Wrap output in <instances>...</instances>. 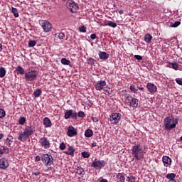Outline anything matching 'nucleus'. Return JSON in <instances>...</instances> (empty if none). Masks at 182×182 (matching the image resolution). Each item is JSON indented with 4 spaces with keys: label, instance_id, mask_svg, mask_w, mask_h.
<instances>
[{
    "label": "nucleus",
    "instance_id": "obj_59",
    "mask_svg": "<svg viewBox=\"0 0 182 182\" xmlns=\"http://www.w3.org/2000/svg\"><path fill=\"white\" fill-rule=\"evenodd\" d=\"M0 52H2V44L0 43Z\"/></svg>",
    "mask_w": 182,
    "mask_h": 182
},
{
    "label": "nucleus",
    "instance_id": "obj_5",
    "mask_svg": "<svg viewBox=\"0 0 182 182\" xmlns=\"http://www.w3.org/2000/svg\"><path fill=\"white\" fill-rule=\"evenodd\" d=\"M41 161L46 166H52L53 164V156L50 154H44L41 156Z\"/></svg>",
    "mask_w": 182,
    "mask_h": 182
},
{
    "label": "nucleus",
    "instance_id": "obj_20",
    "mask_svg": "<svg viewBox=\"0 0 182 182\" xmlns=\"http://www.w3.org/2000/svg\"><path fill=\"white\" fill-rule=\"evenodd\" d=\"M10 137L11 139V138H6V139H4V142L9 147H12V144L14 143V137L12 136H10Z\"/></svg>",
    "mask_w": 182,
    "mask_h": 182
},
{
    "label": "nucleus",
    "instance_id": "obj_8",
    "mask_svg": "<svg viewBox=\"0 0 182 182\" xmlns=\"http://www.w3.org/2000/svg\"><path fill=\"white\" fill-rule=\"evenodd\" d=\"M105 164L106 163L105 162V161H97V159H95L92 163L91 167H93L97 170H100L103 168V166H105Z\"/></svg>",
    "mask_w": 182,
    "mask_h": 182
},
{
    "label": "nucleus",
    "instance_id": "obj_29",
    "mask_svg": "<svg viewBox=\"0 0 182 182\" xmlns=\"http://www.w3.org/2000/svg\"><path fill=\"white\" fill-rule=\"evenodd\" d=\"M5 75H6V70H5V68L1 67L0 68V77H5Z\"/></svg>",
    "mask_w": 182,
    "mask_h": 182
},
{
    "label": "nucleus",
    "instance_id": "obj_54",
    "mask_svg": "<svg viewBox=\"0 0 182 182\" xmlns=\"http://www.w3.org/2000/svg\"><path fill=\"white\" fill-rule=\"evenodd\" d=\"M137 89H139V90H144V87L142 86H140V87H137Z\"/></svg>",
    "mask_w": 182,
    "mask_h": 182
},
{
    "label": "nucleus",
    "instance_id": "obj_10",
    "mask_svg": "<svg viewBox=\"0 0 182 182\" xmlns=\"http://www.w3.org/2000/svg\"><path fill=\"white\" fill-rule=\"evenodd\" d=\"M39 143L40 144H41L43 149H50V141H49V139H48V138L46 137L41 138Z\"/></svg>",
    "mask_w": 182,
    "mask_h": 182
},
{
    "label": "nucleus",
    "instance_id": "obj_27",
    "mask_svg": "<svg viewBox=\"0 0 182 182\" xmlns=\"http://www.w3.org/2000/svg\"><path fill=\"white\" fill-rule=\"evenodd\" d=\"M17 73L19 75H25V70L21 65H18L16 68Z\"/></svg>",
    "mask_w": 182,
    "mask_h": 182
},
{
    "label": "nucleus",
    "instance_id": "obj_50",
    "mask_svg": "<svg viewBox=\"0 0 182 182\" xmlns=\"http://www.w3.org/2000/svg\"><path fill=\"white\" fill-rule=\"evenodd\" d=\"M176 83H178V85H180V86H182V80L181 79L176 78Z\"/></svg>",
    "mask_w": 182,
    "mask_h": 182
},
{
    "label": "nucleus",
    "instance_id": "obj_58",
    "mask_svg": "<svg viewBox=\"0 0 182 182\" xmlns=\"http://www.w3.org/2000/svg\"><path fill=\"white\" fill-rule=\"evenodd\" d=\"M100 182H107V180H106V179H102Z\"/></svg>",
    "mask_w": 182,
    "mask_h": 182
},
{
    "label": "nucleus",
    "instance_id": "obj_23",
    "mask_svg": "<svg viewBox=\"0 0 182 182\" xmlns=\"http://www.w3.org/2000/svg\"><path fill=\"white\" fill-rule=\"evenodd\" d=\"M43 123L45 125V127H52V122L48 117H45L43 120Z\"/></svg>",
    "mask_w": 182,
    "mask_h": 182
},
{
    "label": "nucleus",
    "instance_id": "obj_53",
    "mask_svg": "<svg viewBox=\"0 0 182 182\" xmlns=\"http://www.w3.org/2000/svg\"><path fill=\"white\" fill-rule=\"evenodd\" d=\"M39 174H41V172L39 171L33 173V176H39Z\"/></svg>",
    "mask_w": 182,
    "mask_h": 182
},
{
    "label": "nucleus",
    "instance_id": "obj_51",
    "mask_svg": "<svg viewBox=\"0 0 182 182\" xmlns=\"http://www.w3.org/2000/svg\"><path fill=\"white\" fill-rule=\"evenodd\" d=\"M36 161H41V160H42V156L41 157L39 155L36 156L35 159Z\"/></svg>",
    "mask_w": 182,
    "mask_h": 182
},
{
    "label": "nucleus",
    "instance_id": "obj_46",
    "mask_svg": "<svg viewBox=\"0 0 182 182\" xmlns=\"http://www.w3.org/2000/svg\"><path fill=\"white\" fill-rule=\"evenodd\" d=\"M79 31L82 33L86 32V27H85V26L79 27Z\"/></svg>",
    "mask_w": 182,
    "mask_h": 182
},
{
    "label": "nucleus",
    "instance_id": "obj_30",
    "mask_svg": "<svg viewBox=\"0 0 182 182\" xmlns=\"http://www.w3.org/2000/svg\"><path fill=\"white\" fill-rule=\"evenodd\" d=\"M11 11L15 18H18L19 16V14L18 13V9L16 8L12 7Z\"/></svg>",
    "mask_w": 182,
    "mask_h": 182
},
{
    "label": "nucleus",
    "instance_id": "obj_42",
    "mask_svg": "<svg viewBox=\"0 0 182 182\" xmlns=\"http://www.w3.org/2000/svg\"><path fill=\"white\" fill-rule=\"evenodd\" d=\"M129 89L131 90V92H133V93H136L137 92V90H139V89L136 87H134V85H130Z\"/></svg>",
    "mask_w": 182,
    "mask_h": 182
},
{
    "label": "nucleus",
    "instance_id": "obj_56",
    "mask_svg": "<svg viewBox=\"0 0 182 182\" xmlns=\"http://www.w3.org/2000/svg\"><path fill=\"white\" fill-rule=\"evenodd\" d=\"M91 147H96V142L92 143Z\"/></svg>",
    "mask_w": 182,
    "mask_h": 182
},
{
    "label": "nucleus",
    "instance_id": "obj_41",
    "mask_svg": "<svg viewBox=\"0 0 182 182\" xmlns=\"http://www.w3.org/2000/svg\"><path fill=\"white\" fill-rule=\"evenodd\" d=\"M6 116V112L4 109H0V119H4Z\"/></svg>",
    "mask_w": 182,
    "mask_h": 182
},
{
    "label": "nucleus",
    "instance_id": "obj_44",
    "mask_svg": "<svg viewBox=\"0 0 182 182\" xmlns=\"http://www.w3.org/2000/svg\"><path fill=\"white\" fill-rule=\"evenodd\" d=\"M181 22L180 21H176L172 26V28H177V26H179L181 25Z\"/></svg>",
    "mask_w": 182,
    "mask_h": 182
},
{
    "label": "nucleus",
    "instance_id": "obj_3",
    "mask_svg": "<svg viewBox=\"0 0 182 182\" xmlns=\"http://www.w3.org/2000/svg\"><path fill=\"white\" fill-rule=\"evenodd\" d=\"M177 123V119L171 117H168L164 119V126L166 130H173V129H175Z\"/></svg>",
    "mask_w": 182,
    "mask_h": 182
},
{
    "label": "nucleus",
    "instance_id": "obj_37",
    "mask_svg": "<svg viewBox=\"0 0 182 182\" xmlns=\"http://www.w3.org/2000/svg\"><path fill=\"white\" fill-rule=\"evenodd\" d=\"M127 181L128 182H136V177L130 176L127 177Z\"/></svg>",
    "mask_w": 182,
    "mask_h": 182
},
{
    "label": "nucleus",
    "instance_id": "obj_49",
    "mask_svg": "<svg viewBox=\"0 0 182 182\" xmlns=\"http://www.w3.org/2000/svg\"><path fill=\"white\" fill-rule=\"evenodd\" d=\"M104 90L105 92V95H112V90H110V88Z\"/></svg>",
    "mask_w": 182,
    "mask_h": 182
},
{
    "label": "nucleus",
    "instance_id": "obj_47",
    "mask_svg": "<svg viewBox=\"0 0 182 182\" xmlns=\"http://www.w3.org/2000/svg\"><path fill=\"white\" fill-rule=\"evenodd\" d=\"M134 58L136 60H143V57L140 55H135Z\"/></svg>",
    "mask_w": 182,
    "mask_h": 182
},
{
    "label": "nucleus",
    "instance_id": "obj_25",
    "mask_svg": "<svg viewBox=\"0 0 182 182\" xmlns=\"http://www.w3.org/2000/svg\"><path fill=\"white\" fill-rule=\"evenodd\" d=\"M168 65H170L168 66V68H171V69H174V70H178V63H168Z\"/></svg>",
    "mask_w": 182,
    "mask_h": 182
},
{
    "label": "nucleus",
    "instance_id": "obj_64",
    "mask_svg": "<svg viewBox=\"0 0 182 182\" xmlns=\"http://www.w3.org/2000/svg\"><path fill=\"white\" fill-rule=\"evenodd\" d=\"M43 182H45V181H43Z\"/></svg>",
    "mask_w": 182,
    "mask_h": 182
},
{
    "label": "nucleus",
    "instance_id": "obj_52",
    "mask_svg": "<svg viewBox=\"0 0 182 182\" xmlns=\"http://www.w3.org/2000/svg\"><path fill=\"white\" fill-rule=\"evenodd\" d=\"M90 38L92 39V41H95V39H96V34H91Z\"/></svg>",
    "mask_w": 182,
    "mask_h": 182
},
{
    "label": "nucleus",
    "instance_id": "obj_16",
    "mask_svg": "<svg viewBox=\"0 0 182 182\" xmlns=\"http://www.w3.org/2000/svg\"><path fill=\"white\" fill-rule=\"evenodd\" d=\"M162 161L164 164V166H166V167L168 166H171V159L167 156H164L162 158Z\"/></svg>",
    "mask_w": 182,
    "mask_h": 182
},
{
    "label": "nucleus",
    "instance_id": "obj_40",
    "mask_svg": "<svg viewBox=\"0 0 182 182\" xmlns=\"http://www.w3.org/2000/svg\"><path fill=\"white\" fill-rule=\"evenodd\" d=\"M107 25L108 26H110L111 28H116L117 26V23L113 22V21H109Z\"/></svg>",
    "mask_w": 182,
    "mask_h": 182
},
{
    "label": "nucleus",
    "instance_id": "obj_38",
    "mask_svg": "<svg viewBox=\"0 0 182 182\" xmlns=\"http://www.w3.org/2000/svg\"><path fill=\"white\" fill-rule=\"evenodd\" d=\"M61 63L63 65H70V60H69L66 58H62L61 59Z\"/></svg>",
    "mask_w": 182,
    "mask_h": 182
},
{
    "label": "nucleus",
    "instance_id": "obj_4",
    "mask_svg": "<svg viewBox=\"0 0 182 182\" xmlns=\"http://www.w3.org/2000/svg\"><path fill=\"white\" fill-rule=\"evenodd\" d=\"M38 77V72L35 70H30L25 73V79L27 82H32Z\"/></svg>",
    "mask_w": 182,
    "mask_h": 182
},
{
    "label": "nucleus",
    "instance_id": "obj_6",
    "mask_svg": "<svg viewBox=\"0 0 182 182\" xmlns=\"http://www.w3.org/2000/svg\"><path fill=\"white\" fill-rule=\"evenodd\" d=\"M67 6L70 12H72V14L76 13L77 9H79V6H77V4H76L75 1L72 0H68L67 1Z\"/></svg>",
    "mask_w": 182,
    "mask_h": 182
},
{
    "label": "nucleus",
    "instance_id": "obj_24",
    "mask_svg": "<svg viewBox=\"0 0 182 182\" xmlns=\"http://www.w3.org/2000/svg\"><path fill=\"white\" fill-rule=\"evenodd\" d=\"M124 173H118L116 176V178H118L119 180V182H125L126 181V178L123 175Z\"/></svg>",
    "mask_w": 182,
    "mask_h": 182
},
{
    "label": "nucleus",
    "instance_id": "obj_17",
    "mask_svg": "<svg viewBox=\"0 0 182 182\" xmlns=\"http://www.w3.org/2000/svg\"><path fill=\"white\" fill-rule=\"evenodd\" d=\"M9 154V148L4 146L0 147V157H2L4 154Z\"/></svg>",
    "mask_w": 182,
    "mask_h": 182
},
{
    "label": "nucleus",
    "instance_id": "obj_26",
    "mask_svg": "<svg viewBox=\"0 0 182 182\" xmlns=\"http://www.w3.org/2000/svg\"><path fill=\"white\" fill-rule=\"evenodd\" d=\"M151 39H153V36H151L150 33L145 34L144 41L146 42V43H150V42H151Z\"/></svg>",
    "mask_w": 182,
    "mask_h": 182
},
{
    "label": "nucleus",
    "instance_id": "obj_28",
    "mask_svg": "<svg viewBox=\"0 0 182 182\" xmlns=\"http://www.w3.org/2000/svg\"><path fill=\"white\" fill-rule=\"evenodd\" d=\"M85 137H92L93 136V131L92 129H87L85 132Z\"/></svg>",
    "mask_w": 182,
    "mask_h": 182
},
{
    "label": "nucleus",
    "instance_id": "obj_14",
    "mask_svg": "<svg viewBox=\"0 0 182 182\" xmlns=\"http://www.w3.org/2000/svg\"><path fill=\"white\" fill-rule=\"evenodd\" d=\"M146 89H148L149 93H156V92H157V86L151 82L146 84Z\"/></svg>",
    "mask_w": 182,
    "mask_h": 182
},
{
    "label": "nucleus",
    "instance_id": "obj_7",
    "mask_svg": "<svg viewBox=\"0 0 182 182\" xmlns=\"http://www.w3.org/2000/svg\"><path fill=\"white\" fill-rule=\"evenodd\" d=\"M122 119V114L120 113H112L110 115L109 120L112 124H117Z\"/></svg>",
    "mask_w": 182,
    "mask_h": 182
},
{
    "label": "nucleus",
    "instance_id": "obj_33",
    "mask_svg": "<svg viewBox=\"0 0 182 182\" xmlns=\"http://www.w3.org/2000/svg\"><path fill=\"white\" fill-rule=\"evenodd\" d=\"M166 178H168V180H175L174 178H176V174L175 173H168L166 175Z\"/></svg>",
    "mask_w": 182,
    "mask_h": 182
},
{
    "label": "nucleus",
    "instance_id": "obj_62",
    "mask_svg": "<svg viewBox=\"0 0 182 182\" xmlns=\"http://www.w3.org/2000/svg\"><path fill=\"white\" fill-rule=\"evenodd\" d=\"M93 122H97V120H96V119H93Z\"/></svg>",
    "mask_w": 182,
    "mask_h": 182
},
{
    "label": "nucleus",
    "instance_id": "obj_61",
    "mask_svg": "<svg viewBox=\"0 0 182 182\" xmlns=\"http://www.w3.org/2000/svg\"><path fill=\"white\" fill-rule=\"evenodd\" d=\"M93 122H97V120H96V119H93Z\"/></svg>",
    "mask_w": 182,
    "mask_h": 182
},
{
    "label": "nucleus",
    "instance_id": "obj_31",
    "mask_svg": "<svg viewBox=\"0 0 182 182\" xmlns=\"http://www.w3.org/2000/svg\"><path fill=\"white\" fill-rule=\"evenodd\" d=\"M42 95V90L38 89L33 92L34 97H39Z\"/></svg>",
    "mask_w": 182,
    "mask_h": 182
},
{
    "label": "nucleus",
    "instance_id": "obj_43",
    "mask_svg": "<svg viewBox=\"0 0 182 182\" xmlns=\"http://www.w3.org/2000/svg\"><path fill=\"white\" fill-rule=\"evenodd\" d=\"M95 59L92 58H90L88 60H87V63L88 65H93L95 63Z\"/></svg>",
    "mask_w": 182,
    "mask_h": 182
},
{
    "label": "nucleus",
    "instance_id": "obj_22",
    "mask_svg": "<svg viewBox=\"0 0 182 182\" xmlns=\"http://www.w3.org/2000/svg\"><path fill=\"white\" fill-rule=\"evenodd\" d=\"M76 174H78L80 177H83L85 176V169L80 166H77L76 168Z\"/></svg>",
    "mask_w": 182,
    "mask_h": 182
},
{
    "label": "nucleus",
    "instance_id": "obj_21",
    "mask_svg": "<svg viewBox=\"0 0 182 182\" xmlns=\"http://www.w3.org/2000/svg\"><path fill=\"white\" fill-rule=\"evenodd\" d=\"M75 150L76 149H75V147H73V146H70L68 147V150L67 151H65L64 153L68 156H74Z\"/></svg>",
    "mask_w": 182,
    "mask_h": 182
},
{
    "label": "nucleus",
    "instance_id": "obj_39",
    "mask_svg": "<svg viewBox=\"0 0 182 182\" xmlns=\"http://www.w3.org/2000/svg\"><path fill=\"white\" fill-rule=\"evenodd\" d=\"M82 157H84V159H89L90 157V154L87 151H84L81 153Z\"/></svg>",
    "mask_w": 182,
    "mask_h": 182
},
{
    "label": "nucleus",
    "instance_id": "obj_1",
    "mask_svg": "<svg viewBox=\"0 0 182 182\" xmlns=\"http://www.w3.org/2000/svg\"><path fill=\"white\" fill-rule=\"evenodd\" d=\"M146 150L144 146L140 145V144H136L132 146V156L134 157L135 160H143L144 156L143 154Z\"/></svg>",
    "mask_w": 182,
    "mask_h": 182
},
{
    "label": "nucleus",
    "instance_id": "obj_11",
    "mask_svg": "<svg viewBox=\"0 0 182 182\" xmlns=\"http://www.w3.org/2000/svg\"><path fill=\"white\" fill-rule=\"evenodd\" d=\"M67 135L68 137H75V136H77V130L73 126H70L68 128Z\"/></svg>",
    "mask_w": 182,
    "mask_h": 182
},
{
    "label": "nucleus",
    "instance_id": "obj_60",
    "mask_svg": "<svg viewBox=\"0 0 182 182\" xmlns=\"http://www.w3.org/2000/svg\"><path fill=\"white\" fill-rule=\"evenodd\" d=\"M168 182H177L176 179L170 180Z\"/></svg>",
    "mask_w": 182,
    "mask_h": 182
},
{
    "label": "nucleus",
    "instance_id": "obj_19",
    "mask_svg": "<svg viewBox=\"0 0 182 182\" xmlns=\"http://www.w3.org/2000/svg\"><path fill=\"white\" fill-rule=\"evenodd\" d=\"M131 107H137L139 106V100L136 98H133L128 102Z\"/></svg>",
    "mask_w": 182,
    "mask_h": 182
},
{
    "label": "nucleus",
    "instance_id": "obj_55",
    "mask_svg": "<svg viewBox=\"0 0 182 182\" xmlns=\"http://www.w3.org/2000/svg\"><path fill=\"white\" fill-rule=\"evenodd\" d=\"M4 139V134L0 133V140H2Z\"/></svg>",
    "mask_w": 182,
    "mask_h": 182
},
{
    "label": "nucleus",
    "instance_id": "obj_34",
    "mask_svg": "<svg viewBox=\"0 0 182 182\" xmlns=\"http://www.w3.org/2000/svg\"><path fill=\"white\" fill-rule=\"evenodd\" d=\"M36 45V41L30 40L28 42V48H33Z\"/></svg>",
    "mask_w": 182,
    "mask_h": 182
},
{
    "label": "nucleus",
    "instance_id": "obj_45",
    "mask_svg": "<svg viewBox=\"0 0 182 182\" xmlns=\"http://www.w3.org/2000/svg\"><path fill=\"white\" fill-rule=\"evenodd\" d=\"M66 149V144H64V142H62L60 144V150H65Z\"/></svg>",
    "mask_w": 182,
    "mask_h": 182
},
{
    "label": "nucleus",
    "instance_id": "obj_9",
    "mask_svg": "<svg viewBox=\"0 0 182 182\" xmlns=\"http://www.w3.org/2000/svg\"><path fill=\"white\" fill-rule=\"evenodd\" d=\"M64 117L66 119H70L71 117L72 119H75L76 120L77 119V113L73 111V109L65 110Z\"/></svg>",
    "mask_w": 182,
    "mask_h": 182
},
{
    "label": "nucleus",
    "instance_id": "obj_2",
    "mask_svg": "<svg viewBox=\"0 0 182 182\" xmlns=\"http://www.w3.org/2000/svg\"><path fill=\"white\" fill-rule=\"evenodd\" d=\"M33 128L31 126H26L24 128L23 132L18 135V140H19V141L25 142L27 139H29V137L33 134Z\"/></svg>",
    "mask_w": 182,
    "mask_h": 182
},
{
    "label": "nucleus",
    "instance_id": "obj_57",
    "mask_svg": "<svg viewBox=\"0 0 182 182\" xmlns=\"http://www.w3.org/2000/svg\"><path fill=\"white\" fill-rule=\"evenodd\" d=\"M123 14H124L123 10H120V11H119V15H123Z\"/></svg>",
    "mask_w": 182,
    "mask_h": 182
},
{
    "label": "nucleus",
    "instance_id": "obj_48",
    "mask_svg": "<svg viewBox=\"0 0 182 182\" xmlns=\"http://www.w3.org/2000/svg\"><path fill=\"white\" fill-rule=\"evenodd\" d=\"M78 117H85V112L80 111L77 114Z\"/></svg>",
    "mask_w": 182,
    "mask_h": 182
},
{
    "label": "nucleus",
    "instance_id": "obj_63",
    "mask_svg": "<svg viewBox=\"0 0 182 182\" xmlns=\"http://www.w3.org/2000/svg\"><path fill=\"white\" fill-rule=\"evenodd\" d=\"M181 141H182V135H181Z\"/></svg>",
    "mask_w": 182,
    "mask_h": 182
},
{
    "label": "nucleus",
    "instance_id": "obj_15",
    "mask_svg": "<svg viewBox=\"0 0 182 182\" xmlns=\"http://www.w3.org/2000/svg\"><path fill=\"white\" fill-rule=\"evenodd\" d=\"M105 86H106V81L100 80L95 84V87L96 90H102Z\"/></svg>",
    "mask_w": 182,
    "mask_h": 182
},
{
    "label": "nucleus",
    "instance_id": "obj_32",
    "mask_svg": "<svg viewBox=\"0 0 182 182\" xmlns=\"http://www.w3.org/2000/svg\"><path fill=\"white\" fill-rule=\"evenodd\" d=\"M55 38L58 39H64L65 38V33L60 32L55 34Z\"/></svg>",
    "mask_w": 182,
    "mask_h": 182
},
{
    "label": "nucleus",
    "instance_id": "obj_18",
    "mask_svg": "<svg viewBox=\"0 0 182 182\" xmlns=\"http://www.w3.org/2000/svg\"><path fill=\"white\" fill-rule=\"evenodd\" d=\"M98 55L100 59H101L102 60H106V59H109V53L105 51H100Z\"/></svg>",
    "mask_w": 182,
    "mask_h": 182
},
{
    "label": "nucleus",
    "instance_id": "obj_35",
    "mask_svg": "<svg viewBox=\"0 0 182 182\" xmlns=\"http://www.w3.org/2000/svg\"><path fill=\"white\" fill-rule=\"evenodd\" d=\"M124 99L127 100V102H128V103L129 102V101H131L133 99V97H132V95L130 94H125L124 95Z\"/></svg>",
    "mask_w": 182,
    "mask_h": 182
},
{
    "label": "nucleus",
    "instance_id": "obj_12",
    "mask_svg": "<svg viewBox=\"0 0 182 182\" xmlns=\"http://www.w3.org/2000/svg\"><path fill=\"white\" fill-rule=\"evenodd\" d=\"M9 167V162L6 158H1L0 159V168L1 170H6Z\"/></svg>",
    "mask_w": 182,
    "mask_h": 182
},
{
    "label": "nucleus",
    "instance_id": "obj_13",
    "mask_svg": "<svg viewBox=\"0 0 182 182\" xmlns=\"http://www.w3.org/2000/svg\"><path fill=\"white\" fill-rule=\"evenodd\" d=\"M43 32L48 33L52 31V23H50L49 21H45L41 25Z\"/></svg>",
    "mask_w": 182,
    "mask_h": 182
},
{
    "label": "nucleus",
    "instance_id": "obj_36",
    "mask_svg": "<svg viewBox=\"0 0 182 182\" xmlns=\"http://www.w3.org/2000/svg\"><path fill=\"white\" fill-rule=\"evenodd\" d=\"M25 122H26V118L21 117L18 120V124L23 126V124H25Z\"/></svg>",
    "mask_w": 182,
    "mask_h": 182
}]
</instances>
